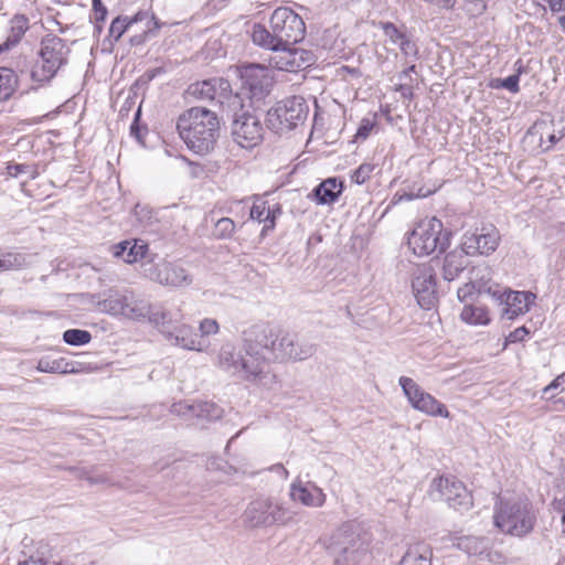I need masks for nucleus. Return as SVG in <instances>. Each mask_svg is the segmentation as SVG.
Instances as JSON below:
<instances>
[{"mask_svg": "<svg viewBox=\"0 0 565 565\" xmlns=\"http://www.w3.org/2000/svg\"><path fill=\"white\" fill-rule=\"evenodd\" d=\"M166 338L172 344L186 350L202 351L204 347L201 337L195 332L193 327L182 321L173 329L171 335H167Z\"/></svg>", "mask_w": 565, "mask_h": 565, "instance_id": "b1692460", "label": "nucleus"}, {"mask_svg": "<svg viewBox=\"0 0 565 565\" xmlns=\"http://www.w3.org/2000/svg\"><path fill=\"white\" fill-rule=\"evenodd\" d=\"M536 522L537 512L527 499H500L494 504L493 523L503 534L525 537Z\"/></svg>", "mask_w": 565, "mask_h": 565, "instance_id": "20e7f679", "label": "nucleus"}, {"mask_svg": "<svg viewBox=\"0 0 565 565\" xmlns=\"http://www.w3.org/2000/svg\"><path fill=\"white\" fill-rule=\"evenodd\" d=\"M489 292L497 298L500 303H504L503 316L513 320L529 311L530 305L533 302L535 296L530 291H512V290H493L489 289Z\"/></svg>", "mask_w": 565, "mask_h": 565, "instance_id": "f3484780", "label": "nucleus"}, {"mask_svg": "<svg viewBox=\"0 0 565 565\" xmlns=\"http://www.w3.org/2000/svg\"><path fill=\"white\" fill-rule=\"evenodd\" d=\"M28 264V258L22 253L7 252L0 254V273L7 270H19Z\"/></svg>", "mask_w": 565, "mask_h": 565, "instance_id": "e433bc0d", "label": "nucleus"}, {"mask_svg": "<svg viewBox=\"0 0 565 565\" xmlns=\"http://www.w3.org/2000/svg\"><path fill=\"white\" fill-rule=\"evenodd\" d=\"M476 287L472 282L465 284L457 290V296L460 301H466L471 298L475 294Z\"/></svg>", "mask_w": 565, "mask_h": 565, "instance_id": "4d7b16f0", "label": "nucleus"}, {"mask_svg": "<svg viewBox=\"0 0 565 565\" xmlns=\"http://www.w3.org/2000/svg\"><path fill=\"white\" fill-rule=\"evenodd\" d=\"M267 210H268L267 202L257 200L254 202V204L250 207L249 217L252 220L258 221L259 223H262V222L264 223V218L267 213Z\"/></svg>", "mask_w": 565, "mask_h": 565, "instance_id": "49530a36", "label": "nucleus"}, {"mask_svg": "<svg viewBox=\"0 0 565 565\" xmlns=\"http://www.w3.org/2000/svg\"><path fill=\"white\" fill-rule=\"evenodd\" d=\"M564 132L559 134V135H556L554 132L550 134L547 136V140L550 142L548 146H546L545 150H548L552 146H554L558 140H561L563 137H564Z\"/></svg>", "mask_w": 565, "mask_h": 565, "instance_id": "0e129e2a", "label": "nucleus"}, {"mask_svg": "<svg viewBox=\"0 0 565 565\" xmlns=\"http://www.w3.org/2000/svg\"><path fill=\"white\" fill-rule=\"evenodd\" d=\"M529 330L525 327L516 328L514 331H512L508 338L507 341L510 343H516L521 342L525 339V337L529 334Z\"/></svg>", "mask_w": 565, "mask_h": 565, "instance_id": "6e6d98bb", "label": "nucleus"}, {"mask_svg": "<svg viewBox=\"0 0 565 565\" xmlns=\"http://www.w3.org/2000/svg\"><path fill=\"white\" fill-rule=\"evenodd\" d=\"M180 138L192 152L205 156L214 150L220 137V119L205 107H191L177 120Z\"/></svg>", "mask_w": 565, "mask_h": 565, "instance_id": "7ed1b4c3", "label": "nucleus"}, {"mask_svg": "<svg viewBox=\"0 0 565 565\" xmlns=\"http://www.w3.org/2000/svg\"><path fill=\"white\" fill-rule=\"evenodd\" d=\"M19 565H46V562L41 557L30 556L29 558L19 562Z\"/></svg>", "mask_w": 565, "mask_h": 565, "instance_id": "e2e57ef3", "label": "nucleus"}, {"mask_svg": "<svg viewBox=\"0 0 565 565\" xmlns=\"http://www.w3.org/2000/svg\"><path fill=\"white\" fill-rule=\"evenodd\" d=\"M467 10L473 14H480L486 10L483 0H470L467 3Z\"/></svg>", "mask_w": 565, "mask_h": 565, "instance_id": "13d9d810", "label": "nucleus"}, {"mask_svg": "<svg viewBox=\"0 0 565 565\" xmlns=\"http://www.w3.org/2000/svg\"><path fill=\"white\" fill-rule=\"evenodd\" d=\"M290 497L307 507H321L326 494L313 482H294L290 487Z\"/></svg>", "mask_w": 565, "mask_h": 565, "instance_id": "4be33fe9", "label": "nucleus"}, {"mask_svg": "<svg viewBox=\"0 0 565 565\" xmlns=\"http://www.w3.org/2000/svg\"><path fill=\"white\" fill-rule=\"evenodd\" d=\"M451 233L444 230L443 222L436 217L420 221L408 236L407 244L417 256L443 253L449 246Z\"/></svg>", "mask_w": 565, "mask_h": 565, "instance_id": "6e6552de", "label": "nucleus"}, {"mask_svg": "<svg viewBox=\"0 0 565 565\" xmlns=\"http://www.w3.org/2000/svg\"><path fill=\"white\" fill-rule=\"evenodd\" d=\"M380 25L388 42L396 45L405 58L412 62L418 58V45L405 26H397L393 22H381Z\"/></svg>", "mask_w": 565, "mask_h": 565, "instance_id": "a211bd4d", "label": "nucleus"}, {"mask_svg": "<svg viewBox=\"0 0 565 565\" xmlns=\"http://www.w3.org/2000/svg\"><path fill=\"white\" fill-rule=\"evenodd\" d=\"M431 548L424 542L408 546L398 565H431Z\"/></svg>", "mask_w": 565, "mask_h": 565, "instance_id": "c756f323", "label": "nucleus"}, {"mask_svg": "<svg viewBox=\"0 0 565 565\" xmlns=\"http://www.w3.org/2000/svg\"><path fill=\"white\" fill-rule=\"evenodd\" d=\"M306 25L302 18L287 7L277 8L270 15L269 29L255 23L253 43L270 51H288L292 44L303 40Z\"/></svg>", "mask_w": 565, "mask_h": 565, "instance_id": "f03ea898", "label": "nucleus"}, {"mask_svg": "<svg viewBox=\"0 0 565 565\" xmlns=\"http://www.w3.org/2000/svg\"><path fill=\"white\" fill-rule=\"evenodd\" d=\"M273 84L274 81L268 67L259 64L245 65L241 68L239 92L234 95H239L242 103H244V99H248V107L263 109Z\"/></svg>", "mask_w": 565, "mask_h": 565, "instance_id": "1a4fd4ad", "label": "nucleus"}, {"mask_svg": "<svg viewBox=\"0 0 565 565\" xmlns=\"http://www.w3.org/2000/svg\"><path fill=\"white\" fill-rule=\"evenodd\" d=\"M556 509L563 511L562 523H563V532L565 533V498L556 502Z\"/></svg>", "mask_w": 565, "mask_h": 565, "instance_id": "338daca9", "label": "nucleus"}, {"mask_svg": "<svg viewBox=\"0 0 565 565\" xmlns=\"http://www.w3.org/2000/svg\"><path fill=\"white\" fill-rule=\"evenodd\" d=\"M71 50L65 41L55 35L47 34L41 40L39 57L41 64L31 70V79L40 85L49 83L61 67L67 64Z\"/></svg>", "mask_w": 565, "mask_h": 565, "instance_id": "423d86ee", "label": "nucleus"}, {"mask_svg": "<svg viewBox=\"0 0 565 565\" xmlns=\"http://www.w3.org/2000/svg\"><path fill=\"white\" fill-rule=\"evenodd\" d=\"M290 518V512L281 503L270 498L252 501L244 512V522L249 527L284 524Z\"/></svg>", "mask_w": 565, "mask_h": 565, "instance_id": "9d476101", "label": "nucleus"}, {"mask_svg": "<svg viewBox=\"0 0 565 565\" xmlns=\"http://www.w3.org/2000/svg\"><path fill=\"white\" fill-rule=\"evenodd\" d=\"M298 62L302 64L301 68H306L311 64V53L308 52V55L298 56Z\"/></svg>", "mask_w": 565, "mask_h": 565, "instance_id": "774afa93", "label": "nucleus"}, {"mask_svg": "<svg viewBox=\"0 0 565 565\" xmlns=\"http://www.w3.org/2000/svg\"><path fill=\"white\" fill-rule=\"evenodd\" d=\"M412 289L418 305L425 309H431L437 301L436 274L428 264L416 266L412 274Z\"/></svg>", "mask_w": 565, "mask_h": 565, "instance_id": "ddd939ff", "label": "nucleus"}, {"mask_svg": "<svg viewBox=\"0 0 565 565\" xmlns=\"http://www.w3.org/2000/svg\"><path fill=\"white\" fill-rule=\"evenodd\" d=\"M395 90L399 92L401 97L406 102H411L414 97V86L411 81H399L395 86Z\"/></svg>", "mask_w": 565, "mask_h": 565, "instance_id": "8fccbe9b", "label": "nucleus"}, {"mask_svg": "<svg viewBox=\"0 0 565 565\" xmlns=\"http://www.w3.org/2000/svg\"><path fill=\"white\" fill-rule=\"evenodd\" d=\"M152 312L153 305H150L148 301L136 297L134 291L127 290V306H125L124 317L132 320H141L148 318L150 321V316Z\"/></svg>", "mask_w": 565, "mask_h": 565, "instance_id": "7c9ffc66", "label": "nucleus"}, {"mask_svg": "<svg viewBox=\"0 0 565 565\" xmlns=\"http://www.w3.org/2000/svg\"><path fill=\"white\" fill-rule=\"evenodd\" d=\"M127 306V290H109L108 296L97 302L100 312L124 316Z\"/></svg>", "mask_w": 565, "mask_h": 565, "instance_id": "2f4dec72", "label": "nucleus"}, {"mask_svg": "<svg viewBox=\"0 0 565 565\" xmlns=\"http://www.w3.org/2000/svg\"><path fill=\"white\" fill-rule=\"evenodd\" d=\"M565 384V372L558 375L550 385L544 388V393L550 392L551 390L557 388Z\"/></svg>", "mask_w": 565, "mask_h": 565, "instance_id": "bf43d9fd", "label": "nucleus"}, {"mask_svg": "<svg viewBox=\"0 0 565 565\" xmlns=\"http://www.w3.org/2000/svg\"><path fill=\"white\" fill-rule=\"evenodd\" d=\"M230 98L233 99L231 106L235 109L231 122L232 139L244 149H253L264 139L265 128L262 122V115L265 110L245 108L239 95H230Z\"/></svg>", "mask_w": 565, "mask_h": 565, "instance_id": "39448f33", "label": "nucleus"}, {"mask_svg": "<svg viewBox=\"0 0 565 565\" xmlns=\"http://www.w3.org/2000/svg\"><path fill=\"white\" fill-rule=\"evenodd\" d=\"M218 323L215 319L205 318L200 322L199 330L201 339L205 335L216 334L218 332Z\"/></svg>", "mask_w": 565, "mask_h": 565, "instance_id": "de8ad7c7", "label": "nucleus"}, {"mask_svg": "<svg viewBox=\"0 0 565 565\" xmlns=\"http://www.w3.org/2000/svg\"><path fill=\"white\" fill-rule=\"evenodd\" d=\"M235 231V223L230 217H222L217 220L214 226L213 234L218 239L231 238Z\"/></svg>", "mask_w": 565, "mask_h": 565, "instance_id": "58836bf2", "label": "nucleus"}, {"mask_svg": "<svg viewBox=\"0 0 565 565\" xmlns=\"http://www.w3.org/2000/svg\"><path fill=\"white\" fill-rule=\"evenodd\" d=\"M19 78L12 68L0 67V100H9L18 88Z\"/></svg>", "mask_w": 565, "mask_h": 565, "instance_id": "72a5a7b5", "label": "nucleus"}, {"mask_svg": "<svg viewBox=\"0 0 565 565\" xmlns=\"http://www.w3.org/2000/svg\"><path fill=\"white\" fill-rule=\"evenodd\" d=\"M308 115L309 106L303 97H287L266 111V126L281 135L302 126Z\"/></svg>", "mask_w": 565, "mask_h": 565, "instance_id": "0eeeda50", "label": "nucleus"}, {"mask_svg": "<svg viewBox=\"0 0 565 565\" xmlns=\"http://www.w3.org/2000/svg\"><path fill=\"white\" fill-rule=\"evenodd\" d=\"M499 241L500 235L495 228H482L481 233L466 234L461 246L466 255H489L497 249Z\"/></svg>", "mask_w": 565, "mask_h": 565, "instance_id": "aec40b11", "label": "nucleus"}, {"mask_svg": "<svg viewBox=\"0 0 565 565\" xmlns=\"http://www.w3.org/2000/svg\"><path fill=\"white\" fill-rule=\"evenodd\" d=\"M415 72H416V65L415 64L409 65L406 70H404L398 75V81H404L405 79V81L414 82V79L411 76V73H415Z\"/></svg>", "mask_w": 565, "mask_h": 565, "instance_id": "680f3d73", "label": "nucleus"}, {"mask_svg": "<svg viewBox=\"0 0 565 565\" xmlns=\"http://www.w3.org/2000/svg\"><path fill=\"white\" fill-rule=\"evenodd\" d=\"M281 213V209L279 205H276L275 209L268 207L267 213L264 218V227L262 231V234H265L268 230H274L275 227V221L277 214Z\"/></svg>", "mask_w": 565, "mask_h": 565, "instance_id": "3c124183", "label": "nucleus"}, {"mask_svg": "<svg viewBox=\"0 0 565 565\" xmlns=\"http://www.w3.org/2000/svg\"><path fill=\"white\" fill-rule=\"evenodd\" d=\"M460 318L462 321L472 326H486L490 322V317L484 307L481 306H465Z\"/></svg>", "mask_w": 565, "mask_h": 565, "instance_id": "c9c22d12", "label": "nucleus"}, {"mask_svg": "<svg viewBox=\"0 0 565 565\" xmlns=\"http://www.w3.org/2000/svg\"><path fill=\"white\" fill-rule=\"evenodd\" d=\"M148 18L149 13L147 11H139L131 18L118 15L110 23L108 36L117 42L132 24L141 22Z\"/></svg>", "mask_w": 565, "mask_h": 565, "instance_id": "473e14b6", "label": "nucleus"}, {"mask_svg": "<svg viewBox=\"0 0 565 565\" xmlns=\"http://www.w3.org/2000/svg\"><path fill=\"white\" fill-rule=\"evenodd\" d=\"M147 20H148V22H147V30L142 34L132 36L131 40H130L131 44H134V45L141 44L145 41L146 35L153 33V30L149 26L150 23L154 24V29H159L160 28V24L156 20V17L153 14L149 15V18Z\"/></svg>", "mask_w": 565, "mask_h": 565, "instance_id": "5fc2aeb1", "label": "nucleus"}, {"mask_svg": "<svg viewBox=\"0 0 565 565\" xmlns=\"http://www.w3.org/2000/svg\"><path fill=\"white\" fill-rule=\"evenodd\" d=\"M92 334L87 330L68 329L63 332V341L68 345L79 347L89 343Z\"/></svg>", "mask_w": 565, "mask_h": 565, "instance_id": "4c0bfd02", "label": "nucleus"}, {"mask_svg": "<svg viewBox=\"0 0 565 565\" xmlns=\"http://www.w3.org/2000/svg\"><path fill=\"white\" fill-rule=\"evenodd\" d=\"M520 72L521 70L519 68L516 74H512L503 79L497 78L492 82L491 86L493 88H505L511 93H518L520 90Z\"/></svg>", "mask_w": 565, "mask_h": 565, "instance_id": "a19ab883", "label": "nucleus"}, {"mask_svg": "<svg viewBox=\"0 0 565 565\" xmlns=\"http://www.w3.org/2000/svg\"><path fill=\"white\" fill-rule=\"evenodd\" d=\"M398 384L414 409L431 417H450L446 405L425 392L413 379L401 376Z\"/></svg>", "mask_w": 565, "mask_h": 565, "instance_id": "9b49d317", "label": "nucleus"}, {"mask_svg": "<svg viewBox=\"0 0 565 565\" xmlns=\"http://www.w3.org/2000/svg\"><path fill=\"white\" fill-rule=\"evenodd\" d=\"M329 554L333 557L334 565H351L353 557V524L343 523L330 536L327 544Z\"/></svg>", "mask_w": 565, "mask_h": 565, "instance_id": "2eb2a0df", "label": "nucleus"}, {"mask_svg": "<svg viewBox=\"0 0 565 565\" xmlns=\"http://www.w3.org/2000/svg\"><path fill=\"white\" fill-rule=\"evenodd\" d=\"M343 190V183L338 178H328L319 183L311 196L318 204H330L337 201Z\"/></svg>", "mask_w": 565, "mask_h": 565, "instance_id": "a878e982", "label": "nucleus"}, {"mask_svg": "<svg viewBox=\"0 0 565 565\" xmlns=\"http://www.w3.org/2000/svg\"><path fill=\"white\" fill-rule=\"evenodd\" d=\"M441 541L449 543L452 547H456L469 555L482 554L487 547V539L477 537L472 535H457L448 533L441 537ZM448 546V544H446Z\"/></svg>", "mask_w": 565, "mask_h": 565, "instance_id": "393cba45", "label": "nucleus"}, {"mask_svg": "<svg viewBox=\"0 0 565 565\" xmlns=\"http://www.w3.org/2000/svg\"><path fill=\"white\" fill-rule=\"evenodd\" d=\"M189 93L200 99L212 100L218 96L221 104L225 102L230 105L233 104V99L230 98V95H233L232 87L230 82L225 78H211L192 84L189 87Z\"/></svg>", "mask_w": 565, "mask_h": 565, "instance_id": "412c9836", "label": "nucleus"}, {"mask_svg": "<svg viewBox=\"0 0 565 565\" xmlns=\"http://www.w3.org/2000/svg\"><path fill=\"white\" fill-rule=\"evenodd\" d=\"M373 534L370 529H355V563L370 564L373 559Z\"/></svg>", "mask_w": 565, "mask_h": 565, "instance_id": "bb28decb", "label": "nucleus"}, {"mask_svg": "<svg viewBox=\"0 0 565 565\" xmlns=\"http://www.w3.org/2000/svg\"><path fill=\"white\" fill-rule=\"evenodd\" d=\"M375 169L374 164L363 163L355 170V184H362L370 179L371 172Z\"/></svg>", "mask_w": 565, "mask_h": 565, "instance_id": "864d4df0", "label": "nucleus"}, {"mask_svg": "<svg viewBox=\"0 0 565 565\" xmlns=\"http://www.w3.org/2000/svg\"><path fill=\"white\" fill-rule=\"evenodd\" d=\"M548 2L550 9L553 12H559L563 9V0H546Z\"/></svg>", "mask_w": 565, "mask_h": 565, "instance_id": "69168bd1", "label": "nucleus"}, {"mask_svg": "<svg viewBox=\"0 0 565 565\" xmlns=\"http://www.w3.org/2000/svg\"><path fill=\"white\" fill-rule=\"evenodd\" d=\"M142 267L146 277L164 286L185 287L193 281L186 269L175 263L160 260L153 264L149 262L143 263Z\"/></svg>", "mask_w": 565, "mask_h": 565, "instance_id": "f8f14e48", "label": "nucleus"}, {"mask_svg": "<svg viewBox=\"0 0 565 565\" xmlns=\"http://www.w3.org/2000/svg\"><path fill=\"white\" fill-rule=\"evenodd\" d=\"M281 213V209L279 205H276L275 209L268 207L267 213L264 218V227L262 231V234H265L268 230H274L275 227V221L277 214Z\"/></svg>", "mask_w": 565, "mask_h": 565, "instance_id": "603ef678", "label": "nucleus"}, {"mask_svg": "<svg viewBox=\"0 0 565 565\" xmlns=\"http://www.w3.org/2000/svg\"><path fill=\"white\" fill-rule=\"evenodd\" d=\"M426 1L429 3L436 4L440 8H444V9H452L457 3V0H426Z\"/></svg>", "mask_w": 565, "mask_h": 565, "instance_id": "052dcab7", "label": "nucleus"}, {"mask_svg": "<svg viewBox=\"0 0 565 565\" xmlns=\"http://www.w3.org/2000/svg\"><path fill=\"white\" fill-rule=\"evenodd\" d=\"M467 256L462 246L460 250L450 252L445 256L443 265V277L445 280L452 281L458 278L468 265Z\"/></svg>", "mask_w": 565, "mask_h": 565, "instance_id": "c85d7f7f", "label": "nucleus"}, {"mask_svg": "<svg viewBox=\"0 0 565 565\" xmlns=\"http://www.w3.org/2000/svg\"><path fill=\"white\" fill-rule=\"evenodd\" d=\"M377 125V115L371 114L367 117L363 118L358 127V130L355 131V140L356 139H366L372 130Z\"/></svg>", "mask_w": 565, "mask_h": 565, "instance_id": "79ce46f5", "label": "nucleus"}, {"mask_svg": "<svg viewBox=\"0 0 565 565\" xmlns=\"http://www.w3.org/2000/svg\"><path fill=\"white\" fill-rule=\"evenodd\" d=\"M93 20L95 23H103L108 14L107 8L104 6L102 0H93Z\"/></svg>", "mask_w": 565, "mask_h": 565, "instance_id": "09e8293b", "label": "nucleus"}, {"mask_svg": "<svg viewBox=\"0 0 565 565\" xmlns=\"http://www.w3.org/2000/svg\"><path fill=\"white\" fill-rule=\"evenodd\" d=\"M183 320V313L180 306L173 302H163L153 305V312L150 316L152 323L164 335H171L173 329Z\"/></svg>", "mask_w": 565, "mask_h": 565, "instance_id": "6ab92c4d", "label": "nucleus"}, {"mask_svg": "<svg viewBox=\"0 0 565 565\" xmlns=\"http://www.w3.org/2000/svg\"><path fill=\"white\" fill-rule=\"evenodd\" d=\"M308 55V51L305 50H295L294 52H289L288 56L285 58V70L288 72H298L301 70L302 64L298 62V56Z\"/></svg>", "mask_w": 565, "mask_h": 565, "instance_id": "a18cd8bd", "label": "nucleus"}, {"mask_svg": "<svg viewBox=\"0 0 565 565\" xmlns=\"http://www.w3.org/2000/svg\"><path fill=\"white\" fill-rule=\"evenodd\" d=\"M29 30V19L24 14H15L10 20V30L7 36V42L12 46H17L25 32Z\"/></svg>", "mask_w": 565, "mask_h": 565, "instance_id": "f704fd0d", "label": "nucleus"}, {"mask_svg": "<svg viewBox=\"0 0 565 565\" xmlns=\"http://www.w3.org/2000/svg\"><path fill=\"white\" fill-rule=\"evenodd\" d=\"M72 471H74L76 478L78 479H85L90 484H98V483H107L108 479L104 475H93L90 471L84 469V468H72Z\"/></svg>", "mask_w": 565, "mask_h": 565, "instance_id": "c03bdc74", "label": "nucleus"}, {"mask_svg": "<svg viewBox=\"0 0 565 565\" xmlns=\"http://www.w3.org/2000/svg\"><path fill=\"white\" fill-rule=\"evenodd\" d=\"M141 116L140 107L135 114L134 121L130 125V135L136 138V140L140 145H145V136L148 134V128L146 126L141 127L139 124V119Z\"/></svg>", "mask_w": 565, "mask_h": 565, "instance_id": "37998d69", "label": "nucleus"}, {"mask_svg": "<svg viewBox=\"0 0 565 565\" xmlns=\"http://www.w3.org/2000/svg\"><path fill=\"white\" fill-rule=\"evenodd\" d=\"M433 491L439 494L447 504L455 509L467 511L472 507V497L466 486L455 477H440L434 479L431 483Z\"/></svg>", "mask_w": 565, "mask_h": 565, "instance_id": "4468645a", "label": "nucleus"}, {"mask_svg": "<svg viewBox=\"0 0 565 565\" xmlns=\"http://www.w3.org/2000/svg\"><path fill=\"white\" fill-rule=\"evenodd\" d=\"M79 366L81 363L63 356L58 359L44 356L39 360L36 370L44 373L71 374L79 372Z\"/></svg>", "mask_w": 565, "mask_h": 565, "instance_id": "cd10ccee", "label": "nucleus"}, {"mask_svg": "<svg viewBox=\"0 0 565 565\" xmlns=\"http://www.w3.org/2000/svg\"><path fill=\"white\" fill-rule=\"evenodd\" d=\"M148 244L142 239H126L113 246V255L127 264H134L146 257Z\"/></svg>", "mask_w": 565, "mask_h": 565, "instance_id": "5701e85b", "label": "nucleus"}, {"mask_svg": "<svg viewBox=\"0 0 565 565\" xmlns=\"http://www.w3.org/2000/svg\"><path fill=\"white\" fill-rule=\"evenodd\" d=\"M7 173L10 177H14V178H17L20 174L26 173V174H29V178L31 180L38 178V175H39L36 167L30 166V164H23V163H14V162L8 163Z\"/></svg>", "mask_w": 565, "mask_h": 565, "instance_id": "ea45409f", "label": "nucleus"}, {"mask_svg": "<svg viewBox=\"0 0 565 565\" xmlns=\"http://www.w3.org/2000/svg\"><path fill=\"white\" fill-rule=\"evenodd\" d=\"M171 412L188 419L215 422L222 418L223 408L210 401H181L172 404Z\"/></svg>", "mask_w": 565, "mask_h": 565, "instance_id": "dca6fc26", "label": "nucleus"}, {"mask_svg": "<svg viewBox=\"0 0 565 565\" xmlns=\"http://www.w3.org/2000/svg\"><path fill=\"white\" fill-rule=\"evenodd\" d=\"M245 355L231 342L222 344L216 366L243 381L269 386L276 381L270 372L273 362L306 360L315 353V345L300 342L296 334L277 332L268 323L250 326L243 332Z\"/></svg>", "mask_w": 565, "mask_h": 565, "instance_id": "f257e3e1", "label": "nucleus"}]
</instances>
